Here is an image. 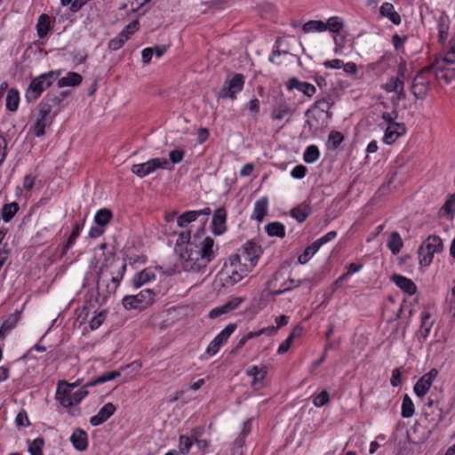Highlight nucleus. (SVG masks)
Returning a JSON list of instances; mask_svg holds the SVG:
<instances>
[{
	"instance_id": "f257e3e1",
	"label": "nucleus",
	"mask_w": 455,
	"mask_h": 455,
	"mask_svg": "<svg viewBox=\"0 0 455 455\" xmlns=\"http://www.w3.org/2000/svg\"><path fill=\"white\" fill-rule=\"evenodd\" d=\"M455 44H451L443 57H438L434 63L422 68L415 76L411 84V92L415 98L423 100L428 93L430 81L428 75L433 74L438 81L450 84L455 77Z\"/></svg>"
},
{
	"instance_id": "f03ea898",
	"label": "nucleus",
	"mask_w": 455,
	"mask_h": 455,
	"mask_svg": "<svg viewBox=\"0 0 455 455\" xmlns=\"http://www.w3.org/2000/svg\"><path fill=\"white\" fill-rule=\"evenodd\" d=\"M217 250L211 236L202 237L196 234L193 243H188L185 249H178V254L184 270L200 272L215 258Z\"/></svg>"
},
{
	"instance_id": "7ed1b4c3",
	"label": "nucleus",
	"mask_w": 455,
	"mask_h": 455,
	"mask_svg": "<svg viewBox=\"0 0 455 455\" xmlns=\"http://www.w3.org/2000/svg\"><path fill=\"white\" fill-rule=\"evenodd\" d=\"M120 376L121 371H119L105 372L95 379L88 382L84 387L76 392L70 391L68 382L61 380L58 383L55 397L62 406L66 408L71 407L74 404L79 403L88 395V391L86 390L87 387H93L97 384L113 380Z\"/></svg>"
},
{
	"instance_id": "20e7f679",
	"label": "nucleus",
	"mask_w": 455,
	"mask_h": 455,
	"mask_svg": "<svg viewBox=\"0 0 455 455\" xmlns=\"http://www.w3.org/2000/svg\"><path fill=\"white\" fill-rule=\"evenodd\" d=\"M125 269L126 263L120 261L119 258H116L114 253H109L100 267L97 281L98 288L100 289L106 286L108 292H115L123 279Z\"/></svg>"
},
{
	"instance_id": "39448f33",
	"label": "nucleus",
	"mask_w": 455,
	"mask_h": 455,
	"mask_svg": "<svg viewBox=\"0 0 455 455\" xmlns=\"http://www.w3.org/2000/svg\"><path fill=\"white\" fill-rule=\"evenodd\" d=\"M251 271L247 263L241 260L237 255H231L228 261L224 263L222 269L218 276L224 286H233L243 278L248 275Z\"/></svg>"
},
{
	"instance_id": "423d86ee",
	"label": "nucleus",
	"mask_w": 455,
	"mask_h": 455,
	"mask_svg": "<svg viewBox=\"0 0 455 455\" xmlns=\"http://www.w3.org/2000/svg\"><path fill=\"white\" fill-rule=\"evenodd\" d=\"M60 76V70H52L32 79L27 91L26 100L28 102H36L42 93L52 86L55 80Z\"/></svg>"
},
{
	"instance_id": "0eeeda50",
	"label": "nucleus",
	"mask_w": 455,
	"mask_h": 455,
	"mask_svg": "<svg viewBox=\"0 0 455 455\" xmlns=\"http://www.w3.org/2000/svg\"><path fill=\"white\" fill-rule=\"evenodd\" d=\"M155 293L149 289L141 291L136 295H127L123 299V305L126 310H144L153 302Z\"/></svg>"
},
{
	"instance_id": "6e6552de",
	"label": "nucleus",
	"mask_w": 455,
	"mask_h": 455,
	"mask_svg": "<svg viewBox=\"0 0 455 455\" xmlns=\"http://www.w3.org/2000/svg\"><path fill=\"white\" fill-rule=\"evenodd\" d=\"M307 124L310 131L317 132L318 130L327 126L329 120L332 117V114H325L323 110H319L314 106L306 112Z\"/></svg>"
},
{
	"instance_id": "1a4fd4ad",
	"label": "nucleus",
	"mask_w": 455,
	"mask_h": 455,
	"mask_svg": "<svg viewBox=\"0 0 455 455\" xmlns=\"http://www.w3.org/2000/svg\"><path fill=\"white\" fill-rule=\"evenodd\" d=\"M244 77L242 74H235L230 79H227L218 92V97L222 99H234L235 94L242 91Z\"/></svg>"
},
{
	"instance_id": "9d476101",
	"label": "nucleus",
	"mask_w": 455,
	"mask_h": 455,
	"mask_svg": "<svg viewBox=\"0 0 455 455\" xmlns=\"http://www.w3.org/2000/svg\"><path fill=\"white\" fill-rule=\"evenodd\" d=\"M288 319H289L288 315H282L279 318H276V324H277L276 326L270 325V326H267L266 328H262V329H260L259 331L248 332L244 337H243L238 341V343L236 345V349H239V348L243 347V345L245 344V342L248 339L259 337V336H260L262 334H266L267 336H272V335L275 334L276 331L280 327H282L283 325H286L288 323Z\"/></svg>"
},
{
	"instance_id": "9b49d317",
	"label": "nucleus",
	"mask_w": 455,
	"mask_h": 455,
	"mask_svg": "<svg viewBox=\"0 0 455 455\" xmlns=\"http://www.w3.org/2000/svg\"><path fill=\"white\" fill-rule=\"evenodd\" d=\"M168 164L169 162L166 159L152 158L146 163L133 164L132 172L140 178H144L159 168H165Z\"/></svg>"
},
{
	"instance_id": "f8f14e48",
	"label": "nucleus",
	"mask_w": 455,
	"mask_h": 455,
	"mask_svg": "<svg viewBox=\"0 0 455 455\" xmlns=\"http://www.w3.org/2000/svg\"><path fill=\"white\" fill-rule=\"evenodd\" d=\"M261 254V248L257 243L252 242H247L240 251L239 254H236L241 260L247 263L248 267L251 270L256 266L258 259Z\"/></svg>"
},
{
	"instance_id": "ddd939ff",
	"label": "nucleus",
	"mask_w": 455,
	"mask_h": 455,
	"mask_svg": "<svg viewBox=\"0 0 455 455\" xmlns=\"http://www.w3.org/2000/svg\"><path fill=\"white\" fill-rule=\"evenodd\" d=\"M56 116V111L52 115L47 114L45 110H38V116L34 124L29 127V132L35 134L36 137H42L45 133V128L49 127Z\"/></svg>"
},
{
	"instance_id": "4468645a",
	"label": "nucleus",
	"mask_w": 455,
	"mask_h": 455,
	"mask_svg": "<svg viewBox=\"0 0 455 455\" xmlns=\"http://www.w3.org/2000/svg\"><path fill=\"white\" fill-rule=\"evenodd\" d=\"M236 329L235 323H229L226 326L224 330H222L209 344V346L206 348V353L209 355H216L220 347L224 345L228 339H229L230 335L235 331Z\"/></svg>"
},
{
	"instance_id": "2eb2a0df",
	"label": "nucleus",
	"mask_w": 455,
	"mask_h": 455,
	"mask_svg": "<svg viewBox=\"0 0 455 455\" xmlns=\"http://www.w3.org/2000/svg\"><path fill=\"white\" fill-rule=\"evenodd\" d=\"M438 375V371L435 368L431 369L428 372L425 373L414 385L413 390L417 396L423 397L430 389L433 381Z\"/></svg>"
},
{
	"instance_id": "dca6fc26",
	"label": "nucleus",
	"mask_w": 455,
	"mask_h": 455,
	"mask_svg": "<svg viewBox=\"0 0 455 455\" xmlns=\"http://www.w3.org/2000/svg\"><path fill=\"white\" fill-rule=\"evenodd\" d=\"M267 373V368L265 365L260 367L253 365L248 371L247 374L252 377L251 387L255 390H259L264 387V379Z\"/></svg>"
},
{
	"instance_id": "f3484780",
	"label": "nucleus",
	"mask_w": 455,
	"mask_h": 455,
	"mask_svg": "<svg viewBox=\"0 0 455 455\" xmlns=\"http://www.w3.org/2000/svg\"><path fill=\"white\" fill-rule=\"evenodd\" d=\"M61 101L53 92H48L38 105V110H45L47 114L52 115L56 111V115L60 110Z\"/></svg>"
},
{
	"instance_id": "a211bd4d",
	"label": "nucleus",
	"mask_w": 455,
	"mask_h": 455,
	"mask_svg": "<svg viewBox=\"0 0 455 455\" xmlns=\"http://www.w3.org/2000/svg\"><path fill=\"white\" fill-rule=\"evenodd\" d=\"M406 132V128L403 123H394L387 126L386 129L383 141L391 145L394 143L400 136L404 134Z\"/></svg>"
},
{
	"instance_id": "6ab92c4d",
	"label": "nucleus",
	"mask_w": 455,
	"mask_h": 455,
	"mask_svg": "<svg viewBox=\"0 0 455 455\" xmlns=\"http://www.w3.org/2000/svg\"><path fill=\"white\" fill-rule=\"evenodd\" d=\"M116 410L112 403H106L96 415L91 417L90 423L94 427L103 424L115 413Z\"/></svg>"
},
{
	"instance_id": "aec40b11",
	"label": "nucleus",
	"mask_w": 455,
	"mask_h": 455,
	"mask_svg": "<svg viewBox=\"0 0 455 455\" xmlns=\"http://www.w3.org/2000/svg\"><path fill=\"white\" fill-rule=\"evenodd\" d=\"M286 87L290 91L297 89L307 97H312L316 92L315 85L307 82H300L297 77L290 78L286 84Z\"/></svg>"
},
{
	"instance_id": "412c9836",
	"label": "nucleus",
	"mask_w": 455,
	"mask_h": 455,
	"mask_svg": "<svg viewBox=\"0 0 455 455\" xmlns=\"http://www.w3.org/2000/svg\"><path fill=\"white\" fill-rule=\"evenodd\" d=\"M227 213L224 208H218L212 216V228L215 235H221L226 231Z\"/></svg>"
},
{
	"instance_id": "4be33fe9",
	"label": "nucleus",
	"mask_w": 455,
	"mask_h": 455,
	"mask_svg": "<svg viewBox=\"0 0 455 455\" xmlns=\"http://www.w3.org/2000/svg\"><path fill=\"white\" fill-rule=\"evenodd\" d=\"M391 280L398 286L402 291L409 293L410 295L416 292L417 287L412 280L403 276L401 275L395 274L391 276Z\"/></svg>"
},
{
	"instance_id": "5701e85b",
	"label": "nucleus",
	"mask_w": 455,
	"mask_h": 455,
	"mask_svg": "<svg viewBox=\"0 0 455 455\" xmlns=\"http://www.w3.org/2000/svg\"><path fill=\"white\" fill-rule=\"evenodd\" d=\"M70 441L77 451H84L88 446L87 434L80 428L73 432Z\"/></svg>"
},
{
	"instance_id": "b1692460",
	"label": "nucleus",
	"mask_w": 455,
	"mask_h": 455,
	"mask_svg": "<svg viewBox=\"0 0 455 455\" xmlns=\"http://www.w3.org/2000/svg\"><path fill=\"white\" fill-rule=\"evenodd\" d=\"M379 13L382 17L387 18L395 25L401 23L399 13L395 11L394 5L390 3L386 2L382 4L379 8Z\"/></svg>"
},
{
	"instance_id": "393cba45",
	"label": "nucleus",
	"mask_w": 455,
	"mask_h": 455,
	"mask_svg": "<svg viewBox=\"0 0 455 455\" xmlns=\"http://www.w3.org/2000/svg\"><path fill=\"white\" fill-rule=\"evenodd\" d=\"M293 111L290 108V106L285 103L282 102L277 104L272 110L271 117L274 120H282L285 116H288L287 122L289 121L290 117L292 116Z\"/></svg>"
},
{
	"instance_id": "a878e982",
	"label": "nucleus",
	"mask_w": 455,
	"mask_h": 455,
	"mask_svg": "<svg viewBox=\"0 0 455 455\" xmlns=\"http://www.w3.org/2000/svg\"><path fill=\"white\" fill-rule=\"evenodd\" d=\"M312 212V208L307 204H300L291 211L292 218L299 223L305 221Z\"/></svg>"
},
{
	"instance_id": "bb28decb",
	"label": "nucleus",
	"mask_w": 455,
	"mask_h": 455,
	"mask_svg": "<svg viewBox=\"0 0 455 455\" xmlns=\"http://www.w3.org/2000/svg\"><path fill=\"white\" fill-rule=\"evenodd\" d=\"M243 299L238 297L230 298L220 307L212 308L210 313H228L229 311L235 310L242 303Z\"/></svg>"
},
{
	"instance_id": "cd10ccee",
	"label": "nucleus",
	"mask_w": 455,
	"mask_h": 455,
	"mask_svg": "<svg viewBox=\"0 0 455 455\" xmlns=\"http://www.w3.org/2000/svg\"><path fill=\"white\" fill-rule=\"evenodd\" d=\"M83 77L76 72H68L67 76L58 79V87L76 86L82 83Z\"/></svg>"
},
{
	"instance_id": "c85d7f7f",
	"label": "nucleus",
	"mask_w": 455,
	"mask_h": 455,
	"mask_svg": "<svg viewBox=\"0 0 455 455\" xmlns=\"http://www.w3.org/2000/svg\"><path fill=\"white\" fill-rule=\"evenodd\" d=\"M155 278L156 275L151 270L144 269L134 275L132 277V284L135 288H140Z\"/></svg>"
},
{
	"instance_id": "c756f323",
	"label": "nucleus",
	"mask_w": 455,
	"mask_h": 455,
	"mask_svg": "<svg viewBox=\"0 0 455 455\" xmlns=\"http://www.w3.org/2000/svg\"><path fill=\"white\" fill-rule=\"evenodd\" d=\"M267 212V199L263 197L254 204L251 219L261 221Z\"/></svg>"
},
{
	"instance_id": "7c9ffc66",
	"label": "nucleus",
	"mask_w": 455,
	"mask_h": 455,
	"mask_svg": "<svg viewBox=\"0 0 455 455\" xmlns=\"http://www.w3.org/2000/svg\"><path fill=\"white\" fill-rule=\"evenodd\" d=\"M455 204V195H451L445 204L439 211V217L445 218L449 220L453 219V208Z\"/></svg>"
},
{
	"instance_id": "2f4dec72",
	"label": "nucleus",
	"mask_w": 455,
	"mask_h": 455,
	"mask_svg": "<svg viewBox=\"0 0 455 455\" xmlns=\"http://www.w3.org/2000/svg\"><path fill=\"white\" fill-rule=\"evenodd\" d=\"M20 103V93L17 89L12 88L6 95V108L12 112L18 109Z\"/></svg>"
},
{
	"instance_id": "473e14b6",
	"label": "nucleus",
	"mask_w": 455,
	"mask_h": 455,
	"mask_svg": "<svg viewBox=\"0 0 455 455\" xmlns=\"http://www.w3.org/2000/svg\"><path fill=\"white\" fill-rule=\"evenodd\" d=\"M403 245V239L399 233L396 231L392 232L387 242L388 249L395 255L400 252Z\"/></svg>"
},
{
	"instance_id": "72a5a7b5",
	"label": "nucleus",
	"mask_w": 455,
	"mask_h": 455,
	"mask_svg": "<svg viewBox=\"0 0 455 455\" xmlns=\"http://www.w3.org/2000/svg\"><path fill=\"white\" fill-rule=\"evenodd\" d=\"M50 17L47 14H42L39 16L37 24H36V31L39 38H44L50 28Z\"/></svg>"
},
{
	"instance_id": "f704fd0d",
	"label": "nucleus",
	"mask_w": 455,
	"mask_h": 455,
	"mask_svg": "<svg viewBox=\"0 0 455 455\" xmlns=\"http://www.w3.org/2000/svg\"><path fill=\"white\" fill-rule=\"evenodd\" d=\"M418 254L420 266L427 267L431 264L435 253L422 243L418 250Z\"/></svg>"
},
{
	"instance_id": "c9c22d12",
	"label": "nucleus",
	"mask_w": 455,
	"mask_h": 455,
	"mask_svg": "<svg viewBox=\"0 0 455 455\" xmlns=\"http://www.w3.org/2000/svg\"><path fill=\"white\" fill-rule=\"evenodd\" d=\"M19 321L18 315H12L7 318L0 327V339H4L5 336L12 331Z\"/></svg>"
},
{
	"instance_id": "e433bc0d",
	"label": "nucleus",
	"mask_w": 455,
	"mask_h": 455,
	"mask_svg": "<svg viewBox=\"0 0 455 455\" xmlns=\"http://www.w3.org/2000/svg\"><path fill=\"white\" fill-rule=\"evenodd\" d=\"M20 206L16 202L5 204L2 209V219L4 222H9L19 211Z\"/></svg>"
},
{
	"instance_id": "4c0bfd02",
	"label": "nucleus",
	"mask_w": 455,
	"mask_h": 455,
	"mask_svg": "<svg viewBox=\"0 0 455 455\" xmlns=\"http://www.w3.org/2000/svg\"><path fill=\"white\" fill-rule=\"evenodd\" d=\"M265 230L270 236L284 237L285 228L284 226L280 222H272L265 227Z\"/></svg>"
},
{
	"instance_id": "58836bf2",
	"label": "nucleus",
	"mask_w": 455,
	"mask_h": 455,
	"mask_svg": "<svg viewBox=\"0 0 455 455\" xmlns=\"http://www.w3.org/2000/svg\"><path fill=\"white\" fill-rule=\"evenodd\" d=\"M84 223H76L70 235L68 236L66 243L62 247V254H66L68 249L75 243L76 238L79 236L80 231L83 228Z\"/></svg>"
},
{
	"instance_id": "ea45409f",
	"label": "nucleus",
	"mask_w": 455,
	"mask_h": 455,
	"mask_svg": "<svg viewBox=\"0 0 455 455\" xmlns=\"http://www.w3.org/2000/svg\"><path fill=\"white\" fill-rule=\"evenodd\" d=\"M112 219V212L108 209H100L94 216V221L98 226L105 227Z\"/></svg>"
},
{
	"instance_id": "a19ab883",
	"label": "nucleus",
	"mask_w": 455,
	"mask_h": 455,
	"mask_svg": "<svg viewBox=\"0 0 455 455\" xmlns=\"http://www.w3.org/2000/svg\"><path fill=\"white\" fill-rule=\"evenodd\" d=\"M414 414V403L408 395L403 398L401 415L403 418H411Z\"/></svg>"
},
{
	"instance_id": "79ce46f5",
	"label": "nucleus",
	"mask_w": 455,
	"mask_h": 455,
	"mask_svg": "<svg viewBox=\"0 0 455 455\" xmlns=\"http://www.w3.org/2000/svg\"><path fill=\"white\" fill-rule=\"evenodd\" d=\"M326 29H327V26L322 20H309V21L306 22L302 27V30L305 33L315 32V31L322 32Z\"/></svg>"
},
{
	"instance_id": "37998d69",
	"label": "nucleus",
	"mask_w": 455,
	"mask_h": 455,
	"mask_svg": "<svg viewBox=\"0 0 455 455\" xmlns=\"http://www.w3.org/2000/svg\"><path fill=\"white\" fill-rule=\"evenodd\" d=\"M435 321V320L432 318V315H422L419 333L423 338L428 336Z\"/></svg>"
},
{
	"instance_id": "c03bdc74",
	"label": "nucleus",
	"mask_w": 455,
	"mask_h": 455,
	"mask_svg": "<svg viewBox=\"0 0 455 455\" xmlns=\"http://www.w3.org/2000/svg\"><path fill=\"white\" fill-rule=\"evenodd\" d=\"M432 252H439L443 248V242L439 236L429 235L423 243Z\"/></svg>"
},
{
	"instance_id": "a18cd8bd",
	"label": "nucleus",
	"mask_w": 455,
	"mask_h": 455,
	"mask_svg": "<svg viewBox=\"0 0 455 455\" xmlns=\"http://www.w3.org/2000/svg\"><path fill=\"white\" fill-rule=\"evenodd\" d=\"M320 153L316 146L311 145L307 148L303 159L307 164H313L319 158Z\"/></svg>"
},
{
	"instance_id": "49530a36",
	"label": "nucleus",
	"mask_w": 455,
	"mask_h": 455,
	"mask_svg": "<svg viewBox=\"0 0 455 455\" xmlns=\"http://www.w3.org/2000/svg\"><path fill=\"white\" fill-rule=\"evenodd\" d=\"M196 220V213L193 211H188L181 214L177 219V225L180 228H186L189 223Z\"/></svg>"
},
{
	"instance_id": "de8ad7c7",
	"label": "nucleus",
	"mask_w": 455,
	"mask_h": 455,
	"mask_svg": "<svg viewBox=\"0 0 455 455\" xmlns=\"http://www.w3.org/2000/svg\"><path fill=\"white\" fill-rule=\"evenodd\" d=\"M44 445V440L42 437H37L32 441L28 445V451L30 455H44L43 447Z\"/></svg>"
},
{
	"instance_id": "09e8293b",
	"label": "nucleus",
	"mask_w": 455,
	"mask_h": 455,
	"mask_svg": "<svg viewBox=\"0 0 455 455\" xmlns=\"http://www.w3.org/2000/svg\"><path fill=\"white\" fill-rule=\"evenodd\" d=\"M439 41L444 44L449 35V25L447 23V18L442 16L439 21Z\"/></svg>"
},
{
	"instance_id": "8fccbe9b",
	"label": "nucleus",
	"mask_w": 455,
	"mask_h": 455,
	"mask_svg": "<svg viewBox=\"0 0 455 455\" xmlns=\"http://www.w3.org/2000/svg\"><path fill=\"white\" fill-rule=\"evenodd\" d=\"M188 243H193V240L190 241V231L180 233L175 244V251L178 253V249H185Z\"/></svg>"
},
{
	"instance_id": "3c124183",
	"label": "nucleus",
	"mask_w": 455,
	"mask_h": 455,
	"mask_svg": "<svg viewBox=\"0 0 455 455\" xmlns=\"http://www.w3.org/2000/svg\"><path fill=\"white\" fill-rule=\"evenodd\" d=\"M404 372L403 367H397L392 371V376L390 379V384L393 387H400L403 383L402 375Z\"/></svg>"
},
{
	"instance_id": "603ef678",
	"label": "nucleus",
	"mask_w": 455,
	"mask_h": 455,
	"mask_svg": "<svg viewBox=\"0 0 455 455\" xmlns=\"http://www.w3.org/2000/svg\"><path fill=\"white\" fill-rule=\"evenodd\" d=\"M126 41L127 39L125 38V36L119 33L117 36L109 41L108 48L112 51H117Z\"/></svg>"
},
{
	"instance_id": "864d4df0",
	"label": "nucleus",
	"mask_w": 455,
	"mask_h": 455,
	"mask_svg": "<svg viewBox=\"0 0 455 455\" xmlns=\"http://www.w3.org/2000/svg\"><path fill=\"white\" fill-rule=\"evenodd\" d=\"M140 23L137 20L131 21L120 33L125 36V38L128 40L130 36L139 30Z\"/></svg>"
},
{
	"instance_id": "5fc2aeb1",
	"label": "nucleus",
	"mask_w": 455,
	"mask_h": 455,
	"mask_svg": "<svg viewBox=\"0 0 455 455\" xmlns=\"http://www.w3.org/2000/svg\"><path fill=\"white\" fill-rule=\"evenodd\" d=\"M193 444V439L186 435H180V451L181 453H188Z\"/></svg>"
},
{
	"instance_id": "6e6d98bb",
	"label": "nucleus",
	"mask_w": 455,
	"mask_h": 455,
	"mask_svg": "<svg viewBox=\"0 0 455 455\" xmlns=\"http://www.w3.org/2000/svg\"><path fill=\"white\" fill-rule=\"evenodd\" d=\"M330 400L329 393L325 390L322 391L313 399V403L316 407H323Z\"/></svg>"
},
{
	"instance_id": "4d7b16f0",
	"label": "nucleus",
	"mask_w": 455,
	"mask_h": 455,
	"mask_svg": "<svg viewBox=\"0 0 455 455\" xmlns=\"http://www.w3.org/2000/svg\"><path fill=\"white\" fill-rule=\"evenodd\" d=\"M317 251V250L312 245V243L307 246L304 252L299 255V262L301 264H305L308 261V259Z\"/></svg>"
},
{
	"instance_id": "13d9d810",
	"label": "nucleus",
	"mask_w": 455,
	"mask_h": 455,
	"mask_svg": "<svg viewBox=\"0 0 455 455\" xmlns=\"http://www.w3.org/2000/svg\"><path fill=\"white\" fill-rule=\"evenodd\" d=\"M325 25L333 33H339L343 26L337 17L330 18Z\"/></svg>"
},
{
	"instance_id": "bf43d9fd",
	"label": "nucleus",
	"mask_w": 455,
	"mask_h": 455,
	"mask_svg": "<svg viewBox=\"0 0 455 455\" xmlns=\"http://www.w3.org/2000/svg\"><path fill=\"white\" fill-rule=\"evenodd\" d=\"M15 423L19 427H28L30 425L28 414L25 410H21L15 419Z\"/></svg>"
},
{
	"instance_id": "052dcab7",
	"label": "nucleus",
	"mask_w": 455,
	"mask_h": 455,
	"mask_svg": "<svg viewBox=\"0 0 455 455\" xmlns=\"http://www.w3.org/2000/svg\"><path fill=\"white\" fill-rule=\"evenodd\" d=\"M333 105H334V102H328V101H324V100H316L313 106L319 110H323V113H325V114H332L331 112H330V109L332 108Z\"/></svg>"
},
{
	"instance_id": "680f3d73",
	"label": "nucleus",
	"mask_w": 455,
	"mask_h": 455,
	"mask_svg": "<svg viewBox=\"0 0 455 455\" xmlns=\"http://www.w3.org/2000/svg\"><path fill=\"white\" fill-rule=\"evenodd\" d=\"M343 140L344 137L339 132L332 131L329 134V142H331L334 148H337L343 141Z\"/></svg>"
},
{
	"instance_id": "e2e57ef3",
	"label": "nucleus",
	"mask_w": 455,
	"mask_h": 455,
	"mask_svg": "<svg viewBox=\"0 0 455 455\" xmlns=\"http://www.w3.org/2000/svg\"><path fill=\"white\" fill-rule=\"evenodd\" d=\"M105 320V315H93L90 319V329H98Z\"/></svg>"
},
{
	"instance_id": "0e129e2a",
	"label": "nucleus",
	"mask_w": 455,
	"mask_h": 455,
	"mask_svg": "<svg viewBox=\"0 0 455 455\" xmlns=\"http://www.w3.org/2000/svg\"><path fill=\"white\" fill-rule=\"evenodd\" d=\"M307 171V169L306 166L299 164L293 168V170L291 172V175L294 179H302L305 177Z\"/></svg>"
},
{
	"instance_id": "69168bd1",
	"label": "nucleus",
	"mask_w": 455,
	"mask_h": 455,
	"mask_svg": "<svg viewBox=\"0 0 455 455\" xmlns=\"http://www.w3.org/2000/svg\"><path fill=\"white\" fill-rule=\"evenodd\" d=\"M395 93H396V96L393 97V99H392V104H393L394 108H396L398 106V103L400 100H403L406 98L404 86L403 84H400V87L395 92Z\"/></svg>"
},
{
	"instance_id": "338daca9",
	"label": "nucleus",
	"mask_w": 455,
	"mask_h": 455,
	"mask_svg": "<svg viewBox=\"0 0 455 455\" xmlns=\"http://www.w3.org/2000/svg\"><path fill=\"white\" fill-rule=\"evenodd\" d=\"M184 155H185L184 150L176 149V150H172L170 152L169 157H170V160L172 161V163L179 164L182 161Z\"/></svg>"
},
{
	"instance_id": "774afa93",
	"label": "nucleus",
	"mask_w": 455,
	"mask_h": 455,
	"mask_svg": "<svg viewBox=\"0 0 455 455\" xmlns=\"http://www.w3.org/2000/svg\"><path fill=\"white\" fill-rule=\"evenodd\" d=\"M405 71L406 66L405 64H401L398 68L396 76L393 78L397 84H401L404 86V79H405Z\"/></svg>"
}]
</instances>
